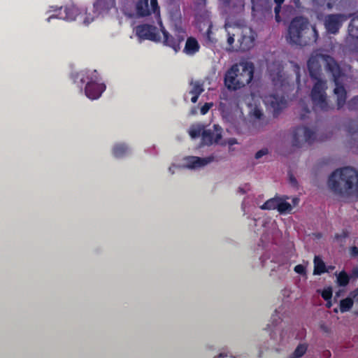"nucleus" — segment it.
Listing matches in <instances>:
<instances>
[{
	"instance_id": "1",
	"label": "nucleus",
	"mask_w": 358,
	"mask_h": 358,
	"mask_svg": "<svg viewBox=\"0 0 358 358\" xmlns=\"http://www.w3.org/2000/svg\"><path fill=\"white\" fill-rule=\"evenodd\" d=\"M321 64L325 66L326 71L331 74V78H333L335 84L334 94L337 95V104L340 108L344 104L345 94H346V90L343 85L345 73L335 59L329 55L313 52L308 59L306 66H308V71H309L310 78L316 80L313 90H311V94H310L313 108L322 112H328L332 110L334 107L327 100L326 80L320 78L321 76Z\"/></svg>"
},
{
	"instance_id": "2",
	"label": "nucleus",
	"mask_w": 358,
	"mask_h": 358,
	"mask_svg": "<svg viewBox=\"0 0 358 358\" xmlns=\"http://www.w3.org/2000/svg\"><path fill=\"white\" fill-rule=\"evenodd\" d=\"M328 187L342 197L356 200L358 196V173L352 167H343L331 172Z\"/></svg>"
},
{
	"instance_id": "3",
	"label": "nucleus",
	"mask_w": 358,
	"mask_h": 358,
	"mask_svg": "<svg viewBox=\"0 0 358 358\" xmlns=\"http://www.w3.org/2000/svg\"><path fill=\"white\" fill-rule=\"evenodd\" d=\"M317 31L315 27L310 24L308 20L298 16L292 19L288 24L286 41L292 45L305 47L313 45L317 41Z\"/></svg>"
},
{
	"instance_id": "4",
	"label": "nucleus",
	"mask_w": 358,
	"mask_h": 358,
	"mask_svg": "<svg viewBox=\"0 0 358 358\" xmlns=\"http://www.w3.org/2000/svg\"><path fill=\"white\" fill-rule=\"evenodd\" d=\"M81 83H85V96L90 100H96L101 96L106 90V85L100 83L98 72L96 70H84L78 74Z\"/></svg>"
},
{
	"instance_id": "5",
	"label": "nucleus",
	"mask_w": 358,
	"mask_h": 358,
	"mask_svg": "<svg viewBox=\"0 0 358 358\" xmlns=\"http://www.w3.org/2000/svg\"><path fill=\"white\" fill-rule=\"evenodd\" d=\"M315 141V133L304 126H298L293 131L292 145L294 148H301L303 143H313Z\"/></svg>"
},
{
	"instance_id": "6",
	"label": "nucleus",
	"mask_w": 358,
	"mask_h": 358,
	"mask_svg": "<svg viewBox=\"0 0 358 358\" xmlns=\"http://www.w3.org/2000/svg\"><path fill=\"white\" fill-rule=\"evenodd\" d=\"M233 30L238 34L237 41L239 43V50L247 52L254 46L255 41V34L250 28H242L237 25H234Z\"/></svg>"
},
{
	"instance_id": "7",
	"label": "nucleus",
	"mask_w": 358,
	"mask_h": 358,
	"mask_svg": "<svg viewBox=\"0 0 358 358\" xmlns=\"http://www.w3.org/2000/svg\"><path fill=\"white\" fill-rule=\"evenodd\" d=\"M235 68V74L237 75L236 78L239 79L238 83L241 84H249L252 80L254 75V65L252 62H241L236 64L230 69Z\"/></svg>"
},
{
	"instance_id": "8",
	"label": "nucleus",
	"mask_w": 358,
	"mask_h": 358,
	"mask_svg": "<svg viewBox=\"0 0 358 358\" xmlns=\"http://www.w3.org/2000/svg\"><path fill=\"white\" fill-rule=\"evenodd\" d=\"M136 13L141 17L149 16L151 14H159V7L157 0H139L136 3Z\"/></svg>"
},
{
	"instance_id": "9",
	"label": "nucleus",
	"mask_w": 358,
	"mask_h": 358,
	"mask_svg": "<svg viewBox=\"0 0 358 358\" xmlns=\"http://www.w3.org/2000/svg\"><path fill=\"white\" fill-rule=\"evenodd\" d=\"M163 43L169 48H172L175 52L180 50V44L185 41V32L182 29L176 31V34L171 36L164 28L162 29Z\"/></svg>"
},
{
	"instance_id": "10",
	"label": "nucleus",
	"mask_w": 358,
	"mask_h": 358,
	"mask_svg": "<svg viewBox=\"0 0 358 358\" xmlns=\"http://www.w3.org/2000/svg\"><path fill=\"white\" fill-rule=\"evenodd\" d=\"M136 35L141 40H149L158 42L160 40L157 28L152 24H141L136 27Z\"/></svg>"
},
{
	"instance_id": "11",
	"label": "nucleus",
	"mask_w": 358,
	"mask_h": 358,
	"mask_svg": "<svg viewBox=\"0 0 358 358\" xmlns=\"http://www.w3.org/2000/svg\"><path fill=\"white\" fill-rule=\"evenodd\" d=\"M346 20V15L342 13L329 14L325 17L326 31L331 34H336L341 27L343 23Z\"/></svg>"
},
{
	"instance_id": "12",
	"label": "nucleus",
	"mask_w": 358,
	"mask_h": 358,
	"mask_svg": "<svg viewBox=\"0 0 358 358\" xmlns=\"http://www.w3.org/2000/svg\"><path fill=\"white\" fill-rule=\"evenodd\" d=\"M268 74L273 85L282 87L285 82L283 66L281 62L275 61L268 64Z\"/></svg>"
},
{
	"instance_id": "13",
	"label": "nucleus",
	"mask_w": 358,
	"mask_h": 358,
	"mask_svg": "<svg viewBox=\"0 0 358 358\" xmlns=\"http://www.w3.org/2000/svg\"><path fill=\"white\" fill-rule=\"evenodd\" d=\"M264 103L273 110V116L278 115L279 112L286 107V100L282 96L271 94L264 96Z\"/></svg>"
},
{
	"instance_id": "14",
	"label": "nucleus",
	"mask_w": 358,
	"mask_h": 358,
	"mask_svg": "<svg viewBox=\"0 0 358 358\" xmlns=\"http://www.w3.org/2000/svg\"><path fill=\"white\" fill-rule=\"evenodd\" d=\"M213 130L210 129L203 130L202 132V144L204 145H210L211 144L217 143L221 140V127L217 124L213 126Z\"/></svg>"
},
{
	"instance_id": "15",
	"label": "nucleus",
	"mask_w": 358,
	"mask_h": 358,
	"mask_svg": "<svg viewBox=\"0 0 358 358\" xmlns=\"http://www.w3.org/2000/svg\"><path fill=\"white\" fill-rule=\"evenodd\" d=\"M235 72L234 68H230L224 74V85H226L227 89L231 91L240 90L247 85V84L238 83L239 79L236 78L237 75L234 73Z\"/></svg>"
},
{
	"instance_id": "16",
	"label": "nucleus",
	"mask_w": 358,
	"mask_h": 358,
	"mask_svg": "<svg viewBox=\"0 0 358 358\" xmlns=\"http://www.w3.org/2000/svg\"><path fill=\"white\" fill-rule=\"evenodd\" d=\"M231 16L241 14L245 8V0H221Z\"/></svg>"
},
{
	"instance_id": "17",
	"label": "nucleus",
	"mask_w": 358,
	"mask_h": 358,
	"mask_svg": "<svg viewBox=\"0 0 358 358\" xmlns=\"http://www.w3.org/2000/svg\"><path fill=\"white\" fill-rule=\"evenodd\" d=\"M349 36L353 40V50L358 52V13H355L352 19L350 21L349 27H348Z\"/></svg>"
},
{
	"instance_id": "18",
	"label": "nucleus",
	"mask_w": 358,
	"mask_h": 358,
	"mask_svg": "<svg viewBox=\"0 0 358 358\" xmlns=\"http://www.w3.org/2000/svg\"><path fill=\"white\" fill-rule=\"evenodd\" d=\"M214 160V157L208 156L204 158L199 157L190 156L186 158L187 167L189 169L202 168Z\"/></svg>"
},
{
	"instance_id": "19",
	"label": "nucleus",
	"mask_w": 358,
	"mask_h": 358,
	"mask_svg": "<svg viewBox=\"0 0 358 358\" xmlns=\"http://www.w3.org/2000/svg\"><path fill=\"white\" fill-rule=\"evenodd\" d=\"M114 6L115 0H96L94 3V10H95V13L98 15L108 13Z\"/></svg>"
},
{
	"instance_id": "20",
	"label": "nucleus",
	"mask_w": 358,
	"mask_h": 358,
	"mask_svg": "<svg viewBox=\"0 0 358 358\" xmlns=\"http://www.w3.org/2000/svg\"><path fill=\"white\" fill-rule=\"evenodd\" d=\"M78 15V8L70 6L64 8V15L59 14V16L57 17L58 19L66 20L67 21H73L76 19V17ZM57 17L54 15L49 16L47 21H50L51 19H55Z\"/></svg>"
},
{
	"instance_id": "21",
	"label": "nucleus",
	"mask_w": 358,
	"mask_h": 358,
	"mask_svg": "<svg viewBox=\"0 0 358 358\" xmlns=\"http://www.w3.org/2000/svg\"><path fill=\"white\" fill-rule=\"evenodd\" d=\"M199 51V44L196 38L190 36L186 40L185 44L184 52L187 55H193Z\"/></svg>"
},
{
	"instance_id": "22",
	"label": "nucleus",
	"mask_w": 358,
	"mask_h": 358,
	"mask_svg": "<svg viewBox=\"0 0 358 358\" xmlns=\"http://www.w3.org/2000/svg\"><path fill=\"white\" fill-rule=\"evenodd\" d=\"M354 123L353 120L350 122L348 126V132L351 136V141H350V148L354 149L355 152L358 153V129H354L352 124Z\"/></svg>"
},
{
	"instance_id": "23",
	"label": "nucleus",
	"mask_w": 358,
	"mask_h": 358,
	"mask_svg": "<svg viewBox=\"0 0 358 358\" xmlns=\"http://www.w3.org/2000/svg\"><path fill=\"white\" fill-rule=\"evenodd\" d=\"M232 27H234V25L230 24V22L228 21H226V23H224V29H226L227 31V43H228V45H229V50H233L234 47H232V45L234 42V37H238V34L232 29Z\"/></svg>"
},
{
	"instance_id": "24",
	"label": "nucleus",
	"mask_w": 358,
	"mask_h": 358,
	"mask_svg": "<svg viewBox=\"0 0 358 358\" xmlns=\"http://www.w3.org/2000/svg\"><path fill=\"white\" fill-rule=\"evenodd\" d=\"M313 264H315L313 274L319 275L322 273H326V264H324L322 259L316 256L315 257V259H313Z\"/></svg>"
},
{
	"instance_id": "25",
	"label": "nucleus",
	"mask_w": 358,
	"mask_h": 358,
	"mask_svg": "<svg viewBox=\"0 0 358 358\" xmlns=\"http://www.w3.org/2000/svg\"><path fill=\"white\" fill-rule=\"evenodd\" d=\"M280 202H283V200L278 197L271 198L268 199L267 201L264 202V203L261 206L260 208L261 210H275V206Z\"/></svg>"
},
{
	"instance_id": "26",
	"label": "nucleus",
	"mask_w": 358,
	"mask_h": 358,
	"mask_svg": "<svg viewBox=\"0 0 358 358\" xmlns=\"http://www.w3.org/2000/svg\"><path fill=\"white\" fill-rule=\"evenodd\" d=\"M127 153V146L124 143H117L113 147V155L116 158L124 157Z\"/></svg>"
},
{
	"instance_id": "27",
	"label": "nucleus",
	"mask_w": 358,
	"mask_h": 358,
	"mask_svg": "<svg viewBox=\"0 0 358 358\" xmlns=\"http://www.w3.org/2000/svg\"><path fill=\"white\" fill-rule=\"evenodd\" d=\"M347 104L348 110L350 111H357L358 110V95L353 96L352 99H350L349 101H344V106ZM344 106H342L343 107ZM338 106V103H336L337 110H341L343 107Z\"/></svg>"
},
{
	"instance_id": "28",
	"label": "nucleus",
	"mask_w": 358,
	"mask_h": 358,
	"mask_svg": "<svg viewBox=\"0 0 358 358\" xmlns=\"http://www.w3.org/2000/svg\"><path fill=\"white\" fill-rule=\"evenodd\" d=\"M353 306V299L351 297L345 298L340 301V311L341 313H345L349 311Z\"/></svg>"
},
{
	"instance_id": "29",
	"label": "nucleus",
	"mask_w": 358,
	"mask_h": 358,
	"mask_svg": "<svg viewBox=\"0 0 358 358\" xmlns=\"http://www.w3.org/2000/svg\"><path fill=\"white\" fill-rule=\"evenodd\" d=\"M337 285L340 287H346L348 285V282H350V276L348 275V273L342 271L337 275Z\"/></svg>"
},
{
	"instance_id": "30",
	"label": "nucleus",
	"mask_w": 358,
	"mask_h": 358,
	"mask_svg": "<svg viewBox=\"0 0 358 358\" xmlns=\"http://www.w3.org/2000/svg\"><path fill=\"white\" fill-rule=\"evenodd\" d=\"M283 2H285V0H273V3L275 4V8H273V13H275V21L277 23L282 21L280 12L281 11V5H282Z\"/></svg>"
},
{
	"instance_id": "31",
	"label": "nucleus",
	"mask_w": 358,
	"mask_h": 358,
	"mask_svg": "<svg viewBox=\"0 0 358 358\" xmlns=\"http://www.w3.org/2000/svg\"><path fill=\"white\" fill-rule=\"evenodd\" d=\"M192 90L189 91L190 94H201L203 92V83L201 81H192L190 82Z\"/></svg>"
},
{
	"instance_id": "32",
	"label": "nucleus",
	"mask_w": 358,
	"mask_h": 358,
	"mask_svg": "<svg viewBox=\"0 0 358 358\" xmlns=\"http://www.w3.org/2000/svg\"><path fill=\"white\" fill-rule=\"evenodd\" d=\"M275 210L280 214H284L292 211V206L288 202L284 201L275 206Z\"/></svg>"
},
{
	"instance_id": "33",
	"label": "nucleus",
	"mask_w": 358,
	"mask_h": 358,
	"mask_svg": "<svg viewBox=\"0 0 358 358\" xmlns=\"http://www.w3.org/2000/svg\"><path fill=\"white\" fill-rule=\"evenodd\" d=\"M305 352H306V345L300 344L295 348L291 358H301V357L304 355Z\"/></svg>"
},
{
	"instance_id": "34",
	"label": "nucleus",
	"mask_w": 358,
	"mask_h": 358,
	"mask_svg": "<svg viewBox=\"0 0 358 358\" xmlns=\"http://www.w3.org/2000/svg\"><path fill=\"white\" fill-rule=\"evenodd\" d=\"M332 292L330 288H327L326 289L322 290V298L325 300V301H329L331 300Z\"/></svg>"
},
{
	"instance_id": "35",
	"label": "nucleus",
	"mask_w": 358,
	"mask_h": 358,
	"mask_svg": "<svg viewBox=\"0 0 358 358\" xmlns=\"http://www.w3.org/2000/svg\"><path fill=\"white\" fill-rule=\"evenodd\" d=\"M203 131L200 128H192L189 130V136L193 138H196L201 136Z\"/></svg>"
},
{
	"instance_id": "36",
	"label": "nucleus",
	"mask_w": 358,
	"mask_h": 358,
	"mask_svg": "<svg viewBox=\"0 0 358 358\" xmlns=\"http://www.w3.org/2000/svg\"><path fill=\"white\" fill-rule=\"evenodd\" d=\"M294 272L299 275H304L306 273V270L303 264H298L294 266Z\"/></svg>"
},
{
	"instance_id": "37",
	"label": "nucleus",
	"mask_w": 358,
	"mask_h": 358,
	"mask_svg": "<svg viewBox=\"0 0 358 358\" xmlns=\"http://www.w3.org/2000/svg\"><path fill=\"white\" fill-rule=\"evenodd\" d=\"M348 231L347 230H343L340 234H335L334 238L336 241H340L341 239H345V238H348Z\"/></svg>"
},
{
	"instance_id": "38",
	"label": "nucleus",
	"mask_w": 358,
	"mask_h": 358,
	"mask_svg": "<svg viewBox=\"0 0 358 358\" xmlns=\"http://www.w3.org/2000/svg\"><path fill=\"white\" fill-rule=\"evenodd\" d=\"M268 151L267 148H263L255 153V159H259L261 157L268 155Z\"/></svg>"
},
{
	"instance_id": "39",
	"label": "nucleus",
	"mask_w": 358,
	"mask_h": 358,
	"mask_svg": "<svg viewBox=\"0 0 358 358\" xmlns=\"http://www.w3.org/2000/svg\"><path fill=\"white\" fill-rule=\"evenodd\" d=\"M213 104L212 103H206L204 105L202 106V108H201V114L204 115H206L209 109L212 107Z\"/></svg>"
},
{
	"instance_id": "40",
	"label": "nucleus",
	"mask_w": 358,
	"mask_h": 358,
	"mask_svg": "<svg viewBox=\"0 0 358 358\" xmlns=\"http://www.w3.org/2000/svg\"><path fill=\"white\" fill-rule=\"evenodd\" d=\"M310 110L307 106H303L302 108V113H301L300 120H304L306 118V115L310 114Z\"/></svg>"
},
{
	"instance_id": "41",
	"label": "nucleus",
	"mask_w": 358,
	"mask_h": 358,
	"mask_svg": "<svg viewBox=\"0 0 358 358\" xmlns=\"http://www.w3.org/2000/svg\"><path fill=\"white\" fill-rule=\"evenodd\" d=\"M350 255L352 257L355 258L358 256V249L356 246H352L350 248Z\"/></svg>"
},
{
	"instance_id": "42",
	"label": "nucleus",
	"mask_w": 358,
	"mask_h": 358,
	"mask_svg": "<svg viewBox=\"0 0 358 358\" xmlns=\"http://www.w3.org/2000/svg\"><path fill=\"white\" fill-rule=\"evenodd\" d=\"M253 115H255V119L261 120L263 117V113L259 109L255 108L253 111Z\"/></svg>"
},
{
	"instance_id": "43",
	"label": "nucleus",
	"mask_w": 358,
	"mask_h": 358,
	"mask_svg": "<svg viewBox=\"0 0 358 358\" xmlns=\"http://www.w3.org/2000/svg\"><path fill=\"white\" fill-rule=\"evenodd\" d=\"M289 183H291L292 186L296 187L297 186V180L295 177L292 175H289Z\"/></svg>"
},
{
	"instance_id": "44",
	"label": "nucleus",
	"mask_w": 358,
	"mask_h": 358,
	"mask_svg": "<svg viewBox=\"0 0 358 358\" xmlns=\"http://www.w3.org/2000/svg\"><path fill=\"white\" fill-rule=\"evenodd\" d=\"M192 95H193V96H192L190 101H192V103H195L196 102V100H198V97H199L200 94H192Z\"/></svg>"
},
{
	"instance_id": "45",
	"label": "nucleus",
	"mask_w": 358,
	"mask_h": 358,
	"mask_svg": "<svg viewBox=\"0 0 358 358\" xmlns=\"http://www.w3.org/2000/svg\"><path fill=\"white\" fill-rule=\"evenodd\" d=\"M212 24L208 25V30H206V36H208V38H210V34H212Z\"/></svg>"
},
{
	"instance_id": "46",
	"label": "nucleus",
	"mask_w": 358,
	"mask_h": 358,
	"mask_svg": "<svg viewBox=\"0 0 358 358\" xmlns=\"http://www.w3.org/2000/svg\"><path fill=\"white\" fill-rule=\"evenodd\" d=\"M352 278H357L358 277V269L357 267H355L352 269V275H351Z\"/></svg>"
},
{
	"instance_id": "47",
	"label": "nucleus",
	"mask_w": 358,
	"mask_h": 358,
	"mask_svg": "<svg viewBox=\"0 0 358 358\" xmlns=\"http://www.w3.org/2000/svg\"><path fill=\"white\" fill-rule=\"evenodd\" d=\"M311 1H313V4L320 5L324 2V0H311Z\"/></svg>"
},
{
	"instance_id": "48",
	"label": "nucleus",
	"mask_w": 358,
	"mask_h": 358,
	"mask_svg": "<svg viewBox=\"0 0 358 358\" xmlns=\"http://www.w3.org/2000/svg\"><path fill=\"white\" fill-rule=\"evenodd\" d=\"M350 294H351V296H352V298H355V296H357L358 294V289H355L354 291L351 292Z\"/></svg>"
},
{
	"instance_id": "49",
	"label": "nucleus",
	"mask_w": 358,
	"mask_h": 358,
	"mask_svg": "<svg viewBox=\"0 0 358 358\" xmlns=\"http://www.w3.org/2000/svg\"><path fill=\"white\" fill-rule=\"evenodd\" d=\"M236 143L237 142L236 141V139H234V138L230 139V141H229L230 145H233L236 144Z\"/></svg>"
},
{
	"instance_id": "50",
	"label": "nucleus",
	"mask_w": 358,
	"mask_h": 358,
	"mask_svg": "<svg viewBox=\"0 0 358 358\" xmlns=\"http://www.w3.org/2000/svg\"><path fill=\"white\" fill-rule=\"evenodd\" d=\"M326 307H327L328 308H331V301H326Z\"/></svg>"
},
{
	"instance_id": "51",
	"label": "nucleus",
	"mask_w": 358,
	"mask_h": 358,
	"mask_svg": "<svg viewBox=\"0 0 358 358\" xmlns=\"http://www.w3.org/2000/svg\"><path fill=\"white\" fill-rule=\"evenodd\" d=\"M238 192H240L242 194H245V193H246V191L244 190L242 187H239L238 188Z\"/></svg>"
},
{
	"instance_id": "52",
	"label": "nucleus",
	"mask_w": 358,
	"mask_h": 358,
	"mask_svg": "<svg viewBox=\"0 0 358 358\" xmlns=\"http://www.w3.org/2000/svg\"><path fill=\"white\" fill-rule=\"evenodd\" d=\"M124 15L128 16V17H133V14L132 13H129L124 12Z\"/></svg>"
},
{
	"instance_id": "53",
	"label": "nucleus",
	"mask_w": 358,
	"mask_h": 358,
	"mask_svg": "<svg viewBox=\"0 0 358 358\" xmlns=\"http://www.w3.org/2000/svg\"><path fill=\"white\" fill-rule=\"evenodd\" d=\"M225 357H227V355L224 353L219 354V358H224Z\"/></svg>"
},
{
	"instance_id": "54",
	"label": "nucleus",
	"mask_w": 358,
	"mask_h": 358,
	"mask_svg": "<svg viewBox=\"0 0 358 358\" xmlns=\"http://www.w3.org/2000/svg\"><path fill=\"white\" fill-rule=\"evenodd\" d=\"M322 329L324 330L326 332L328 331V328L324 327V325L322 326Z\"/></svg>"
},
{
	"instance_id": "55",
	"label": "nucleus",
	"mask_w": 358,
	"mask_h": 358,
	"mask_svg": "<svg viewBox=\"0 0 358 358\" xmlns=\"http://www.w3.org/2000/svg\"><path fill=\"white\" fill-rule=\"evenodd\" d=\"M293 2H294L295 5H296V6H299V0H292Z\"/></svg>"
},
{
	"instance_id": "56",
	"label": "nucleus",
	"mask_w": 358,
	"mask_h": 358,
	"mask_svg": "<svg viewBox=\"0 0 358 358\" xmlns=\"http://www.w3.org/2000/svg\"><path fill=\"white\" fill-rule=\"evenodd\" d=\"M298 201H299V199L297 198H294V199H293V203H294V204H296Z\"/></svg>"
},
{
	"instance_id": "57",
	"label": "nucleus",
	"mask_w": 358,
	"mask_h": 358,
	"mask_svg": "<svg viewBox=\"0 0 358 358\" xmlns=\"http://www.w3.org/2000/svg\"><path fill=\"white\" fill-rule=\"evenodd\" d=\"M272 8V7H271V6H269V11L271 12V9Z\"/></svg>"
},
{
	"instance_id": "58",
	"label": "nucleus",
	"mask_w": 358,
	"mask_h": 358,
	"mask_svg": "<svg viewBox=\"0 0 358 358\" xmlns=\"http://www.w3.org/2000/svg\"><path fill=\"white\" fill-rule=\"evenodd\" d=\"M355 289H358V288Z\"/></svg>"
}]
</instances>
